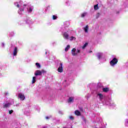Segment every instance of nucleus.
Here are the masks:
<instances>
[{"mask_svg":"<svg viewBox=\"0 0 128 128\" xmlns=\"http://www.w3.org/2000/svg\"><path fill=\"white\" fill-rule=\"evenodd\" d=\"M116 14H118V12H117Z\"/></svg>","mask_w":128,"mask_h":128,"instance_id":"e433bc0d","label":"nucleus"},{"mask_svg":"<svg viewBox=\"0 0 128 128\" xmlns=\"http://www.w3.org/2000/svg\"><path fill=\"white\" fill-rule=\"evenodd\" d=\"M58 72H64V68L62 67V62H60L58 65Z\"/></svg>","mask_w":128,"mask_h":128,"instance_id":"39448f33","label":"nucleus"},{"mask_svg":"<svg viewBox=\"0 0 128 128\" xmlns=\"http://www.w3.org/2000/svg\"><path fill=\"white\" fill-rule=\"evenodd\" d=\"M50 118H52V116H47L46 117V120H50Z\"/></svg>","mask_w":128,"mask_h":128,"instance_id":"a878e982","label":"nucleus"},{"mask_svg":"<svg viewBox=\"0 0 128 128\" xmlns=\"http://www.w3.org/2000/svg\"><path fill=\"white\" fill-rule=\"evenodd\" d=\"M88 14V12H85L81 14V18H84Z\"/></svg>","mask_w":128,"mask_h":128,"instance_id":"f3484780","label":"nucleus"},{"mask_svg":"<svg viewBox=\"0 0 128 128\" xmlns=\"http://www.w3.org/2000/svg\"><path fill=\"white\" fill-rule=\"evenodd\" d=\"M74 114L76 116H80V112L78 110L74 112Z\"/></svg>","mask_w":128,"mask_h":128,"instance_id":"dca6fc26","label":"nucleus"},{"mask_svg":"<svg viewBox=\"0 0 128 128\" xmlns=\"http://www.w3.org/2000/svg\"><path fill=\"white\" fill-rule=\"evenodd\" d=\"M80 50L78 49L76 50V48H74L72 50V56H78V54H80Z\"/></svg>","mask_w":128,"mask_h":128,"instance_id":"7ed1b4c3","label":"nucleus"},{"mask_svg":"<svg viewBox=\"0 0 128 128\" xmlns=\"http://www.w3.org/2000/svg\"><path fill=\"white\" fill-rule=\"evenodd\" d=\"M67 24H68L67 26H68V24H68V22H67Z\"/></svg>","mask_w":128,"mask_h":128,"instance_id":"473e14b6","label":"nucleus"},{"mask_svg":"<svg viewBox=\"0 0 128 128\" xmlns=\"http://www.w3.org/2000/svg\"><path fill=\"white\" fill-rule=\"evenodd\" d=\"M12 112H14V110H9V114H12Z\"/></svg>","mask_w":128,"mask_h":128,"instance_id":"bb28decb","label":"nucleus"},{"mask_svg":"<svg viewBox=\"0 0 128 128\" xmlns=\"http://www.w3.org/2000/svg\"><path fill=\"white\" fill-rule=\"evenodd\" d=\"M58 18V16H54V15L53 16H52V20H56Z\"/></svg>","mask_w":128,"mask_h":128,"instance_id":"393cba45","label":"nucleus"},{"mask_svg":"<svg viewBox=\"0 0 128 128\" xmlns=\"http://www.w3.org/2000/svg\"><path fill=\"white\" fill-rule=\"evenodd\" d=\"M96 18H100V13H97L96 15Z\"/></svg>","mask_w":128,"mask_h":128,"instance_id":"b1692460","label":"nucleus"},{"mask_svg":"<svg viewBox=\"0 0 128 128\" xmlns=\"http://www.w3.org/2000/svg\"><path fill=\"white\" fill-rule=\"evenodd\" d=\"M74 97H70L68 100V104H72L74 102Z\"/></svg>","mask_w":128,"mask_h":128,"instance_id":"9d476101","label":"nucleus"},{"mask_svg":"<svg viewBox=\"0 0 128 128\" xmlns=\"http://www.w3.org/2000/svg\"><path fill=\"white\" fill-rule=\"evenodd\" d=\"M103 54L102 52H98L97 54V57L98 60H100L102 58Z\"/></svg>","mask_w":128,"mask_h":128,"instance_id":"f8f14e48","label":"nucleus"},{"mask_svg":"<svg viewBox=\"0 0 128 128\" xmlns=\"http://www.w3.org/2000/svg\"><path fill=\"white\" fill-rule=\"evenodd\" d=\"M126 122H127V124L128 123V120H126Z\"/></svg>","mask_w":128,"mask_h":128,"instance_id":"c9c22d12","label":"nucleus"},{"mask_svg":"<svg viewBox=\"0 0 128 128\" xmlns=\"http://www.w3.org/2000/svg\"><path fill=\"white\" fill-rule=\"evenodd\" d=\"M36 80V77L34 76L32 80V84H34Z\"/></svg>","mask_w":128,"mask_h":128,"instance_id":"6ab92c4d","label":"nucleus"},{"mask_svg":"<svg viewBox=\"0 0 128 128\" xmlns=\"http://www.w3.org/2000/svg\"><path fill=\"white\" fill-rule=\"evenodd\" d=\"M18 98H19L20 100H24V99L26 98L24 94L22 93H19L18 94Z\"/></svg>","mask_w":128,"mask_h":128,"instance_id":"423d86ee","label":"nucleus"},{"mask_svg":"<svg viewBox=\"0 0 128 128\" xmlns=\"http://www.w3.org/2000/svg\"><path fill=\"white\" fill-rule=\"evenodd\" d=\"M18 54V48L17 47H15L13 52V56H16Z\"/></svg>","mask_w":128,"mask_h":128,"instance_id":"ddd939ff","label":"nucleus"},{"mask_svg":"<svg viewBox=\"0 0 128 128\" xmlns=\"http://www.w3.org/2000/svg\"><path fill=\"white\" fill-rule=\"evenodd\" d=\"M76 40V37L71 36L70 38V41Z\"/></svg>","mask_w":128,"mask_h":128,"instance_id":"4be33fe9","label":"nucleus"},{"mask_svg":"<svg viewBox=\"0 0 128 128\" xmlns=\"http://www.w3.org/2000/svg\"><path fill=\"white\" fill-rule=\"evenodd\" d=\"M118 64V59L116 58H114L110 62V66H114L115 64Z\"/></svg>","mask_w":128,"mask_h":128,"instance_id":"20e7f679","label":"nucleus"},{"mask_svg":"<svg viewBox=\"0 0 128 128\" xmlns=\"http://www.w3.org/2000/svg\"><path fill=\"white\" fill-rule=\"evenodd\" d=\"M102 90L104 92H108L110 90V89L108 88H103Z\"/></svg>","mask_w":128,"mask_h":128,"instance_id":"4468645a","label":"nucleus"},{"mask_svg":"<svg viewBox=\"0 0 128 128\" xmlns=\"http://www.w3.org/2000/svg\"><path fill=\"white\" fill-rule=\"evenodd\" d=\"M2 46L3 48H4V43H2Z\"/></svg>","mask_w":128,"mask_h":128,"instance_id":"7c9ffc66","label":"nucleus"},{"mask_svg":"<svg viewBox=\"0 0 128 128\" xmlns=\"http://www.w3.org/2000/svg\"><path fill=\"white\" fill-rule=\"evenodd\" d=\"M42 128H47L46 126H44Z\"/></svg>","mask_w":128,"mask_h":128,"instance_id":"72a5a7b5","label":"nucleus"},{"mask_svg":"<svg viewBox=\"0 0 128 128\" xmlns=\"http://www.w3.org/2000/svg\"><path fill=\"white\" fill-rule=\"evenodd\" d=\"M70 120H74V116H70Z\"/></svg>","mask_w":128,"mask_h":128,"instance_id":"c85d7f7f","label":"nucleus"},{"mask_svg":"<svg viewBox=\"0 0 128 128\" xmlns=\"http://www.w3.org/2000/svg\"><path fill=\"white\" fill-rule=\"evenodd\" d=\"M58 113H59L60 114H64V113L62 112V111H60H60L58 112Z\"/></svg>","mask_w":128,"mask_h":128,"instance_id":"cd10ccee","label":"nucleus"},{"mask_svg":"<svg viewBox=\"0 0 128 128\" xmlns=\"http://www.w3.org/2000/svg\"><path fill=\"white\" fill-rule=\"evenodd\" d=\"M46 54H48V52H46Z\"/></svg>","mask_w":128,"mask_h":128,"instance_id":"f704fd0d","label":"nucleus"},{"mask_svg":"<svg viewBox=\"0 0 128 128\" xmlns=\"http://www.w3.org/2000/svg\"><path fill=\"white\" fill-rule=\"evenodd\" d=\"M86 118H83V122H86Z\"/></svg>","mask_w":128,"mask_h":128,"instance_id":"c756f323","label":"nucleus"},{"mask_svg":"<svg viewBox=\"0 0 128 128\" xmlns=\"http://www.w3.org/2000/svg\"><path fill=\"white\" fill-rule=\"evenodd\" d=\"M96 96L99 99L100 102H102L103 104H106L107 106H108V104H110V102L108 101V100H104V102H102V100H104V98L102 94L98 92L96 94Z\"/></svg>","mask_w":128,"mask_h":128,"instance_id":"f03ea898","label":"nucleus"},{"mask_svg":"<svg viewBox=\"0 0 128 128\" xmlns=\"http://www.w3.org/2000/svg\"><path fill=\"white\" fill-rule=\"evenodd\" d=\"M94 10H98V4H97L94 6Z\"/></svg>","mask_w":128,"mask_h":128,"instance_id":"412c9836","label":"nucleus"},{"mask_svg":"<svg viewBox=\"0 0 128 128\" xmlns=\"http://www.w3.org/2000/svg\"><path fill=\"white\" fill-rule=\"evenodd\" d=\"M42 72L40 70H37L34 72V76H42Z\"/></svg>","mask_w":128,"mask_h":128,"instance_id":"6e6552de","label":"nucleus"},{"mask_svg":"<svg viewBox=\"0 0 128 128\" xmlns=\"http://www.w3.org/2000/svg\"><path fill=\"white\" fill-rule=\"evenodd\" d=\"M70 48V45H68L65 48V52H68Z\"/></svg>","mask_w":128,"mask_h":128,"instance_id":"aec40b11","label":"nucleus"},{"mask_svg":"<svg viewBox=\"0 0 128 128\" xmlns=\"http://www.w3.org/2000/svg\"><path fill=\"white\" fill-rule=\"evenodd\" d=\"M110 106H112V104H110Z\"/></svg>","mask_w":128,"mask_h":128,"instance_id":"58836bf2","label":"nucleus"},{"mask_svg":"<svg viewBox=\"0 0 128 128\" xmlns=\"http://www.w3.org/2000/svg\"><path fill=\"white\" fill-rule=\"evenodd\" d=\"M6 96H8V92H6L5 93Z\"/></svg>","mask_w":128,"mask_h":128,"instance_id":"2f4dec72","label":"nucleus"},{"mask_svg":"<svg viewBox=\"0 0 128 128\" xmlns=\"http://www.w3.org/2000/svg\"><path fill=\"white\" fill-rule=\"evenodd\" d=\"M88 42L85 43L84 45L82 46V49L84 50V48H86V46H88Z\"/></svg>","mask_w":128,"mask_h":128,"instance_id":"a211bd4d","label":"nucleus"},{"mask_svg":"<svg viewBox=\"0 0 128 128\" xmlns=\"http://www.w3.org/2000/svg\"><path fill=\"white\" fill-rule=\"evenodd\" d=\"M90 52H92V51Z\"/></svg>","mask_w":128,"mask_h":128,"instance_id":"4c0bfd02","label":"nucleus"},{"mask_svg":"<svg viewBox=\"0 0 128 128\" xmlns=\"http://www.w3.org/2000/svg\"><path fill=\"white\" fill-rule=\"evenodd\" d=\"M83 30L86 34H88V25H86L85 27H84Z\"/></svg>","mask_w":128,"mask_h":128,"instance_id":"9b49d317","label":"nucleus"},{"mask_svg":"<svg viewBox=\"0 0 128 128\" xmlns=\"http://www.w3.org/2000/svg\"><path fill=\"white\" fill-rule=\"evenodd\" d=\"M14 6L19 8L18 14H22V12H24V6H26V5L24 4L22 2L20 1L19 2H15Z\"/></svg>","mask_w":128,"mask_h":128,"instance_id":"f257e3e1","label":"nucleus"},{"mask_svg":"<svg viewBox=\"0 0 128 128\" xmlns=\"http://www.w3.org/2000/svg\"><path fill=\"white\" fill-rule=\"evenodd\" d=\"M36 66L38 68H40V63L36 62Z\"/></svg>","mask_w":128,"mask_h":128,"instance_id":"5701e85b","label":"nucleus"},{"mask_svg":"<svg viewBox=\"0 0 128 128\" xmlns=\"http://www.w3.org/2000/svg\"><path fill=\"white\" fill-rule=\"evenodd\" d=\"M70 37V35H68V32H64L63 33V38L65 40H68V38Z\"/></svg>","mask_w":128,"mask_h":128,"instance_id":"0eeeda50","label":"nucleus"},{"mask_svg":"<svg viewBox=\"0 0 128 128\" xmlns=\"http://www.w3.org/2000/svg\"><path fill=\"white\" fill-rule=\"evenodd\" d=\"M10 103H4L3 104V108H10Z\"/></svg>","mask_w":128,"mask_h":128,"instance_id":"1a4fd4ad","label":"nucleus"},{"mask_svg":"<svg viewBox=\"0 0 128 128\" xmlns=\"http://www.w3.org/2000/svg\"><path fill=\"white\" fill-rule=\"evenodd\" d=\"M28 11L29 12H32V10H34V7H30L29 8H27Z\"/></svg>","mask_w":128,"mask_h":128,"instance_id":"2eb2a0df","label":"nucleus"}]
</instances>
